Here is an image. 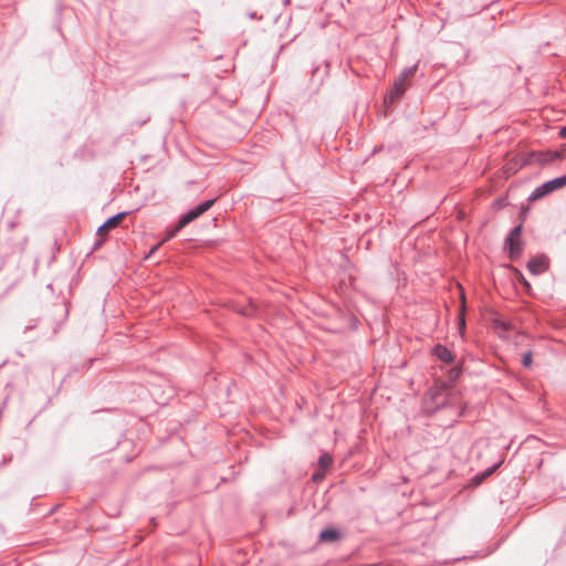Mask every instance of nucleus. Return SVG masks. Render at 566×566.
<instances>
[{
    "instance_id": "nucleus-2",
    "label": "nucleus",
    "mask_w": 566,
    "mask_h": 566,
    "mask_svg": "<svg viewBox=\"0 0 566 566\" xmlns=\"http://www.w3.org/2000/svg\"><path fill=\"white\" fill-rule=\"evenodd\" d=\"M506 247L509 250V255L512 260H516L522 254V224H517L511 230L506 239Z\"/></svg>"
},
{
    "instance_id": "nucleus-4",
    "label": "nucleus",
    "mask_w": 566,
    "mask_h": 566,
    "mask_svg": "<svg viewBox=\"0 0 566 566\" xmlns=\"http://www.w3.org/2000/svg\"><path fill=\"white\" fill-rule=\"evenodd\" d=\"M527 269L532 274H542L548 269V260L544 255L534 256L528 261Z\"/></svg>"
},
{
    "instance_id": "nucleus-6",
    "label": "nucleus",
    "mask_w": 566,
    "mask_h": 566,
    "mask_svg": "<svg viewBox=\"0 0 566 566\" xmlns=\"http://www.w3.org/2000/svg\"><path fill=\"white\" fill-rule=\"evenodd\" d=\"M432 354L443 363H452L453 354L443 345H436L432 349Z\"/></svg>"
},
{
    "instance_id": "nucleus-12",
    "label": "nucleus",
    "mask_w": 566,
    "mask_h": 566,
    "mask_svg": "<svg viewBox=\"0 0 566 566\" xmlns=\"http://www.w3.org/2000/svg\"><path fill=\"white\" fill-rule=\"evenodd\" d=\"M532 353L531 352H527L523 355V358H522V364L524 367H531L532 365Z\"/></svg>"
},
{
    "instance_id": "nucleus-11",
    "label": "nucleus",
    "mask_w": 566,
    "mask_h": 566,
    "mask_svg": "<svg viewBox=\"0 0 566 566\" xmlns=\"http://www.w3.org/2000/svg\"><path fill=\"white\" fill-rule=\"evenodd\" d=\"M332 457L328 455L327 453H324L319 457L318 459V465L323 469V470H326L328 469L331 465H332Z\"/></svg>"
},
{
    "instance_id": "nucleus-20",
    "label": "nucleus",
    "mask_w": 566,
    "mask_h": 566,
    "mask_svg": "<svg viewBox=\"0 0 566 566\" xmlns=\"http://www.w3.org/2000/svg\"><path fill=\"white\" fill-rule=\"evenodd\" d=\"M495 470V467L488 469L485 475L491 474Z\"/></svg>"
},
{
    "instance_id": "nucleus-3",
    "label": "nucleus",
    "mask_w": 566,
    "mask_h": 566,
    "mask_svg": "<svg viewBox=\"0 0 566 566\" xmlns=\"http://www.w3.org/2000/svg\"><path fill=\"white\" fill-rule=\"evenodd\" d=\"M565 186V180L563 179V176L562 177H557V178H554L543 185H541L539 187H537L531 195V199H539L562 187Z\"/></svg>"
},
{
    "instance_id": "nucleus-8",
    "label": "nucleus",
    "mask_w": 566,
    "mask_h": 566,
    "mask_svg": "<svg viewBox=\"0 0 566 566\" xmlns=\"http://www.w3.org/2000/svg\"><path fill=\"white\" fill-rule=\"evenodd\" d=\"M339 536H340V533L334 528H326L319 533V539L322 542H334V541L338 539Z\"/></svg>"
},
{
    "instance_id": "nucleus-9",
    "label": "nucleus",
    "mask_w": 566,
    "mask_h": 566,
    "mask_svg": "<svg viewBox=\"0 0 566 566\" xmlns=\"http://www.w3.org/2000/svg\"><path fill=\"white\" fill-rule=\"evenodd\" d=\"M128 212H119L111 218H108L105 222H104V228H107L109 230L116 228L119 222L127 216Z\"/></svg>"
},
{
    "instance_id": "nucleus-14",
    "label": "nucleus",
    "mask_w": 566,
    "mask_h": 566,
    "mask_svg": "<svg viewBox=\"0 0 566 566\" xmlns=\"http://www.w3.org/2000/svg\"><path fill=\"white\" fill-rule=\"evenodd\" d=\"M467 326V321H457V331L462 336Z\"/></svg>"
},
{
    "instance_id": "nucleus-18",
    "label": "nucleus",
    "mask_w": 566,
    "mask_h": 566,
    "mask_svg": "<svg viewBox=\"0 0 566 566\" xmlns=\"http://www.w3.org/2000/svg\"><path fill=\"white\" fill-rule=\"evenodd\" d=\"M106 231H109V229L107 228H104V223L97 229V234L98 235H102L103 233H105Z\"/></svg>"
},
{
    "instance_id": "nucleus-15",
    "label": "nucleus",
    "mask_w": 566,
    "mask_h": 566,
    "mask_svg": "<svg viewBox=\"0 0 566 566\" xmlns=\"http://www.w3.org/2000/svg\"><path fill=\"white\" fill-rule=\"evenodd\" d=\"M179 230L180 229H178V224H177L176 228L174 230H171L161 242L164 243V242L168 241L169 239L174 238Z\"/></svg>"
},
{
    "instance_id": "nucleus-22",
    "label": "nucleus",
    "mask_w": 566,
    "mask_h": 566,
    "mask_svg": "<svg viewBox=\"0 0 566 566\" xmlns=\"http://www.w3.org/2000/svg\"><path fill=\"white\" fill-rule=\"evenodd\" d=\"M314 479H319V475L318 474H314Z\"/></svg>"
},
{
    "instance_id": "nucleus-17",
    "label": "nucleus",
    "mask_w": 566,
    "mask_h": 566,
    "mask_svg": "<svg viewBox=\"0 0 566 566\" xmlns=\"http://www.w3.org/2000/svg\"><path fill=\"white\" fill-rule=\"evenodd\" d=\"M161 244H163V242H160V243H158V244H155V245L150 249V251L148 252V254L146 255V258H147V259H148V258H150V256H151V255H153V254H154V253L159 249V247H160Z\"/></svg>"
},
{
    "instance_id": "nucleus-7",
    "label": "nucleus",
    "mask_w": 566,
    "mask_h": 566,
    "mask_svg": "<svg viewBox=\"0 0 566 566\" xmlns=\"http://www.w3.org/2000/svg\"><path fill=\"white\" fill-rule=\"evenodd\" d=\"M199 216L196 208L190 209L185 214H182L178 221V229H182L193 220H196Z\"/></svg>"
},
{
    "instance_id": "nucleus-23",
    "label": "nucleus",
    "mask_w": 566,
    "mask_h": 566,
    "mask_svg": "<svg viewBox=\"0 0 566 566\" xmlns=\"http://www.w3.org/2000/svg\"><path fill=\"white\" fill-rule=\"evenodd\" d=\"M563 179L565 180V186H566V175H565V176H563Z\"/></svg>"
},
{
    "instance_id": "nucleus-5",
    "label": "nucleus",
    "mask_w": 566,
    "mask_h": 566,
    "mask_svg": "<svg viewBox=\"0 0 566 566\" xmlns=\"http://www.w3.org/2000/svg\"><path fill=\"white\" fill-rule=\"evenodd\" d=\"M533 160L538 163L539 165H546L549 163H553L562 157V154L559 151H538L532 154Z\"/></svg>"
},
{
    "instance_id": "nucleus-21",
    "label": "nucleus",
    "mask_w": 566,
    "mask_h": 566,
    "mask_svg": "<svg viewBox=\"0 0 566 566\" xmlns=\"http://www.w3.org/2000/svg\"><path fill=\"white\" fill-rule=\"evenodd\" d=\"M240 313H241L242 315H244V316H250V315H252V313H251V312H249V311H244V312H240Z\"/></svg>"
},
{
    "instance_id": "nucleus-16",
    "label": "nucleus",
    "mask_w": 566,
    "mask_h": 566,
    "mask_svg": "<svg viewBox=\"0 0 566 566\" xmlns=\"http://www.w3.org/2000/svg\"><path fill=\"white\" fill-rule=\"evenodd\" d=\"M493 322L496 324L495 328H507L509 327V324H507L509 321L501 319V321H493Z\"/></svg>"
},
{
    "instance_id": "nucleus-19",
    "label": "nucleus",
    "mask_w": 566,
    "mask_h": 566,
    "mask_svg": "<svg viewBox=\"0 0 566 566\" xmlns=\"http://www.w3.org/2000/svg\"><path fill=\"white\" fill-rule=\"evenodd\" d=\"M559 136L563 137V138H566V126L560 128Z\"/></svg>"
},
{
    "instance_id": "nucleus-10",
    "label": "nucleus",
    "mask_w": 566,
    "mask_h": 566,
    "mask_svg": "<svg viewBox=\"0 0 566 566\" xmlns=\"http://www.w3.org/2000/svg\"><path fill=\"white\" fill-rule=\"evenodd\" d=\"M214 202H216V199H209V200L201 202L200 205H198L195 208H196L197 212L199 213V216H201L202 213L208 211L213 206Z\"/></svg>"
},
{
    "instance_id": "nucleus-1",
    "label": "nucleus",
    "mask_w": 566,
    "mask_h": 566,
    "mask_svg": "<svg viewBox=\"0 0 566 566\" xmlns=\"http://www.w3.org/2000/svg\"><path fill=\"white\" fill-rule=\"evenodd\" d=\"M417 67H418V65L415 64L410 67L405 69L400 73L399 77L395 81L392 90L390 92L391 101L400 97L406 92V90L410 86L409 78L415 75Z\"/></svg>"
},
{
    "instance_id": "nucleus-13",
    "label": "nucleus",
    "mask_w": 566,
    "mask_h": 566,
    "mask_svg": "<svg viewBox=\"0 0 566 566\" xmlns=\"http://www.w3.org/2000/svg\"><path fill=\"white\" fill-rule=\"evenodd\" d=\"M458 292H459V296L461 297V300L463 302L464 301V293H463V290H462L461 285H458ZM458 318H464V304L463 303L461 305V312H460Z\"/></svg>"
}]
</instances>
